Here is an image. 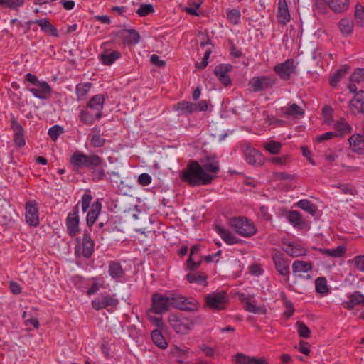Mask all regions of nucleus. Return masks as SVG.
<instances>
[{"instance_id": "f257e3e1", "label": "nucleus", "mask_w": 364, "mask_h": 364, "mask_svg": "<svg viewBox=\"0 0 364 364\" xmlns=\"http://www.w3.org/2000/svg\"><path fill=\"white\" fill-rule=\"evenodd\" d=\"M213 178L214 176L206 173L196 161H190L181 173V181L192 186L209 184Z\"/></svg>"}, {"instance_id": "f03ea898", "label": "nucleus", "mask_w": 364, "mask_h": 364, "mask_svg": "<svg viewBox=\"0 0 364 364\" xmlns=\"http://www.w3.org/2000/svg\"><path fill=\"white\" fill-rule=\"evenodd\" d=\"M105 100V98L102 95L93 96L87 102L86 108L80 112L79 115L80 121L90 126L95 123L96 119H101Z\"/></svg>"}, {"instance_id": "7ed1b4c3", "label": "nucleus", "mask_w": 364, "mask_h": 364, "mask_svg": "<svg viewBox=\"0 0 364 364\" xmlns=\"http://www.w3.org/2000/svg\"><path fill=\"white\" fill-rule=\"evenodd\" d=\"M103 160L96 154L87 155L80 151L75 152L70 157V163L74 167L94 168L102 165Z\"/></svg>"}, {"instance_id": "20e7f679", "label": "nucleus", "mask_w": 364, "mask_h": 364, "mask_svg": "<svg viewBox=\"0 0 364 364\" xmlns=\"http://www.w3.org/2000/svg\"><path fill=\"white\" fill-rule=\"evenodd\" d=\"M26 79L28 82L36 86L28 89L36 97L46 100L50 97L51 87L47 82L39 81L38 77L31 73L26 74Z\"/></svg>"}, {"instance_id": "39448f33", "label": "nucleus", "mask_w": 364, "mask_h": 364, "mask_svg": "<svg viewBox=\"0 0 364 364\" xmlns=\"http://www.w3.org/2000/svg\"><path fill=\"white\" fill-rule=\"evenodd\" d=\"M229 224L235 232L242 237H250L257 231L255 225L244 217L232 218Z\"/></svg>"}, {"instance_id": "423d86ee", "label": "nucleus", "mask_w": 364, "mask_h": 364, "mask_svg": "<svg viewBox=\"0 0 364 364\" xmlns=\"http://www.w3.org/2000/svg\"><path fill=\"white\" fill-rule=\"evenodd\" d=\"M168 323L176 333L181 334H186L195 324V321L191 318L173 314L168 316Z\"/></svg>"}, {"instance_id": "0eeeda50", "label": "nucleus", "mask_w": 364, "mask_h": 364, "mask_svg": "<svg viewBox=\"0 0 364 364\" xmlns=\"http://www.w3.org/2000/svg\"><path fill=\"white\" fill-rule=\"evenodd\" d=\"M205 301L210 309L220 311L226 308L228 296L225 291L213 292L205 296Z\"/></svg>"}, {"instance_id": "6e6552de", "label": "nucleus", "mask_w": 364, "mask_h": 364, "mask_svg": "<svg viewBox=\"0 0 364 364\" xmlns=\"http://www.w3.org/2000/svg\"><path fill=\"white\" fill-rule=\"evenodd\" d=\"M171 306L183 311H193L197 310L198 304L195 299L188 300L182 295L169 296Z\"/></svg>"}, {"instance_id": "1a4fd4ad", "label": "nucleus", "mask_w": 364, "mask_h": 364, "mask_svg": "<svg viewBox=\"0 0 364 364\" xmlns=\"http://www.w3.org/2000/svg\"><path fill=\"white\" fill-rule=\"evenodd\" d=\"M272 260L275 269L278 273L285 277L286 281L289 280V260L284 257V255L279 252H275L272 255Z\"/></svg>"}, {"instance_id": "9d476101", "label": "nucleus", "mask_w": 364, "mask_h": 364, "mask_svg": "<svg viewBox=\"0 0 364 364\" xmlns=\"http://www.w3.org/2000/svg\"><path fill=\"white\" fill-rule=\"evenodd\" d=\"M245 159L250 165L259 166L264 164V156L258 150L255 149L249 144H245L242 146Z\"/></svg>"}, {"instance_id": "9b49d317", "label": "nucleus", "mask_w": 364, "mask_h": 364, "mask_svg": "<svg viewBox=\"0 0 364 364\" xmlns=\"http://www.w3.org/2000/svg\"><path fill=\"white\" fill-rule=\"evenodd\" d=\"M78 204L69 213L66 218L67 232L70 237H75L80 232V218L78 214Z\"/></svg>"}, {"instance_id": "f8f14e48", "label": "nucleus", "mask_w": 364, "mask_h": 364, "mask_svg": "<svg viewBox=\"0 0 364 364\" xmlns=\"http://www.w3.org/2000/svg\"><path fill=\"white\" fill-rule=\"evenodd\" d=\"M77 242L78 243V245L76 247L77 251L81 252L85 257L89 258L93 253L95 246L94 241L91 239L90 232L87 230H85L82 242L80 243L79 238L77 239Z\"/></svg>"}, {"instance_id": "ddd939ff", "label": "nucleus", "mask_w": 364, "mask_h": 364, "mask_svg": "<svg viewBox=\"0 0 364 364\" xmlns=\"http://www.w3.org/2000/svg\"><path fill=\"white\" fill-rule=\"evenodd\" d=\"M171 306L169 296L155 293L152 296V309L156 314L168 311Z\"/></svg>"}, {"instance_id": "4468645a", "label": "nucleus", "mask_w": 364, "mask_h": 364, "mask_svg": "<svg viewBox=\"0 0 364 364\" xmlns=\"http://www.w3.org/2000/svg\"><path fill=\"white\" fill-rule=\"evenodd\" d=\"M276 83V80L269 76L253 77L249 84L254 92H259L272 87Z\"/></svg>"}, {"instance_id": "2eb2a0df", "label": "nucleus", "mask_w": 364, "mask_h": 364, "mask_svg": "<svg viewBox=\"0 0 364 364\" xmlns=\"http://www.w3.org/2000/svg\"><path fill=\"white\" fill-rule=\"evenodd\" d=\"M313 268L311 262L306 261L296 260L292 264V274L295 277L311 279L309 274H305L311 272Z\"/></svg>"}, {"instance_id": "dca6fc26", "label": "nucleus", "mask_w": 364, "mask_h": 364, "mask_svg": "<svg viewBox=\"0 0 364 364\" xmlns=\"http://www.w3.org/2000/svg\"><path fill=\"white\" fill-rule=\"evenodd\" d=\"M26 221L30 226L37 227L39 225L38 204L35 200L26 204Z\"/></svg>"}, {"instance_id": "f3484780", "label": "nucleus", "mask_w": 364, "mask_h": 364, "mask_svg": "<svg viewBox=\"0 0 364 364\" xmlns=\"http://www.w3.org/2000/svg\"><path fill=\"white\" fill-rule=\"evenodd\" d=\"M274 72L284 80H288L294 72V60L288 59L282 63L277 64L274 68Z\"/></svg>"}, {"instance_id": "a211bd4d", "label": "nucleus", "mask_w": 364, "mask_h": 364, "mask_svg": "<svg viewBox=\"0 0 364 364\" xmlns=\"http://www.w3.org/2000/svg\"><path fill=\"white\" fill-rule=\"evenodd\" d=\"M118 304L117 299L109 294L97 297L92 302V306L94 309L99 311L108 307L116 306Z\"/></svg>"}, {"instance_id": "6ab92c4d", "label": "nucleus", "mask_w": 364, "mask_h": 364, "mask_svg": "<svg viewBox=\"0 0 364 364\" xmlns=\"http://www.w3.org/2000/svg\"><path fill=\"white\" fill-rule=\"evenodd\" d=\"M232 69V66L230 64H220L215 68V75L225 87L231 85V80L228 74Z\"/></svg>"}, {"instance_id": "aec40b11", "label": "nucleus", "mask_w": 364, "mask_h": 364, "mask_svg": "<svg viewBox=\"0 0 364 364\" xmlns=\"http://www.w3.org/2000/svg\"><path fill=\"white\" fill-rule=\"evenodd\" d=\"M350 107L353 114L364 112V91L356 92L355 96L350 102Z\"/></svg>"}, {"instance_id": "412c9836", "label": "nucleus", "mask_w": 364, "mask_h": 364, "mask_svg": "<svg viewBox=\"0 0 364 364\" xmlns=\"http://www.w3.org/2000/svg\"><path fill=\"white\" fill-rule=\"evenodd\" d=\"M11 129L14 131V141L18 147L23 146L26 144L24 139V130L23 127L15 120L11 121Z\"/></svg>"}, {"instance_id": "4be33fe9", "label": "nucleus", "mask_w": 364, "mask_h": 364, "mask_svg": "<svg viewBox=\"0 0 364 364\" xmlns=\"http://www.w3.org/2000/svg\"><path fill=\"white\" fill-rule=\"evenodd\" d=\"M348 299V301L343 303V307L347 309L351 310L358 305L364 306V295L358 291L350 294Z\"/></svg>"}, {"instance_id": "5701e85b", "label": "nucleus", "mask_w": 364, "mask_h": 364, "mask_svg": "<svg viewBox=\"0 0 364 364\" xmlns=\"http://www.w3.org/2000/svg\"><path fill=\"white\" fill-rule=\"evenodd\" d=\"M328 6L336 14L346 12L350 7V0H326Z\"/></svg>"}, {"instance_id": "b1692460", "label": "nucleus", "mask_w": 364, "mask_h": 364, "mask_svg": "<svg viewBox=\"0 0 364 364\" xmlns=\"http://www.w3.org/2000/svg\"><path fill=\"white\" fill-rule=\"evenodd\" d=\"M215 230L225 243L228 245H234L239 242V240L232 233H231L228 230L225 229L221 225H215Z\"/></svg>"}, {"instance_id": "393cba45", "label": "nucleus", "mask_w": 364, "mask_h": 364, "mask_svg": "<svg viewBox=\"0 0 364 364\" xmlns=\"http://www.w3.org/2000/svg\"><path fill=\"white\" fill-rule=\"evenodd\" d=\"M277 17L278 18V21L282 24H286L289 21L290 14L286 0H279Z\"/></svg>"}, {"instance_id": "a878e982", "label": "nucleus", "mask_w": 364, "mask_h": 364, "mask_svg": "<svg viewBox=\"0 0 364 364\" xmlns=\"http://www.w3.org/2000/svg\"><path fill=\"white\" fill-rule=\"evenodd\" d=\"M352 150L359 154H364V136L353 134L349 139Z\"/></svg>"}, {"instance_id": "bb28decb", "label": "nucleus", "mask_w": 364, "mask_h": 364, "mask_svg": "<svg viewBox=\"0 0 364 364\" xmlns=\"http://www.w3.org/2000/svg\"><path fill=\"white\" fill-rule=\"evenodd\" d=\"M235 364H268L264 358H256L237 353L235 355Z\"/></svg>"}, {"instance_id": "cd10ccee", "label": "nucleus", "mask_w": 364, "mask_h": 364, "mask_svg": "<svg viewBox=\"0 0 364 364\" xmlns=\"http://www.w3.org/2000/svg\"><path fill=\"white\" fill-rule=\"evenodd\" d=\"M102 209V204L99 201H95L91 206V209L88 211L87 215V225L92 227L95 223Z\"/></svg>"}, {"instance_id": "c85d7f7f", "label": "nucleus", "mask_w": 364, "mask_h": 364, "mask_svg": "<svg viewBox=\"0 0 364 364\" xmlns=\"http://www.w3.org/2000/svg\"><path fill=\"white\" fill-rule=\"evenodd\" d=\"M90 145L95 148H100L105 145L106 139L100 136V129L95 127L91 129Z\"/></svg>"}, {"instance_id": "c756f323", "label": "nucleus", "mask_w": 364, "mask_h": 364, "mask_svg": "<svg viewBox=\"0 0 364 364\" xmlns=\"http://www.w3.org/2000/svg\"><path fill=\"white\" fill-rule=\"evenodd\" d=\"M283 250L290 257H296L306 255V250L301 246L294 243H289L283 247Z\"/></svg>"}, {"instance_id": "7c9ffc66", "label": "nucleus", "mask_w": 364, "mask_h": 364, "mask_svg": "<svg viewBox=\"0 0 364 364\" xmlns=\"http://www.w3.org/2000/svg\"><path fill=\"white\" fill-rule=\"evenodd\" d=\"M33 23L38 24L41 28V30L45 33H49L53 36H58L57 29L48 21V19H37L33 21Z\"/></svg>"}, {"instance_id": "2f4dec72", "label": "nucleus", "mask_w": 364, "mask_h": 364, "mask_svg": "<svg viewBox=\"0 0 364 364\" xmlns=\"http://www.w3.org/2000/svg\"><path fill=\"white\" fill-rule=\"evenodd\" d=\"M121 57V53L117 50H105L100 55V60L105 65H112L116 60Z\"/></svg>"}, {"instance_id": "473e14b6", "label": "nucleus", "mask_w": 364, "mask_h": 364, "mask_svg": "<svg viewBox=\"0 0 364 364\" xmlns=\"http://www.w3.org/2000/svg\"><path fill=\"white\" fill-rule=\"evenodd\" d=\"M287 218L288 221L296 228H301L305 221L303 220L301 214L296 210H291L288 213Z\"/></svg>"}, {"instance_id": "72a5a7b5", "label": "nucleus", "mask_w": 364, "mask_h": 364, "mask_svg": "<svg viewBox=\"0 0 364 364\" xmlns=\"http://www.w3.org/2000/svg\"><path fill=\"white\" fill-rule=\"evenodd\" d=\"M108 272L109 275L115 279H121L124 276V271L121 264L115 261L109 262Z\"/></svg>"}, {"instance_id": "f704fd0d", "label": "nucleus", "mask_w": 364, "mask_h": 364, "mask_svg": "<svg viewBox=\"0 0 364 364\" xmlns=\"http://www.w3.org/2000/svg\"><path fill=\"white\" fill-rule=\"evenodd\" d=\"M173 109L180 111L181 114H191L196 112V103L181 101L175 105Z\"/></svg>"}, {"instance_id": "c9c22d12", "label": "nucleus", "mask_w": 364, "mask_h": 364, "mask_svg": "<svg viewBox=\"0 0 364 364\" xmlns=\"http://www.w3.org/2000/svg\"><path fill=\"white\" fill-rule=\"evenodd\" d=\"M318 251L328 257L336 258L343 256L346 249L344 245H339L333 249H319Z\"/></svg>"}, {"instance_id": "e433bc0d", "label": "nucleus", "mask_w": 364, "mask_h": 364, "mask_svg": "<svg viewBox=\"0 0 364 364\" xmlns=\"http://www.w3.org/2000/svg\"><path fill=\"white\" fill-rule=\"evenodd\" d=\"M189 283H196L198 284H206L207 276L200 272H190L186 276Z\"/></svg>"}, {"instance_id": "4c0bfd02", "label": "nucleus", "mask_w": 364, "mask_h": 364, "mask_svg": "<svg viewBox=\"0 0 364 364\" xmlns=\"http://www.w3.org/2000/svg\"><path fill=\"white\" fill-rule=\"evenodd\" d=\"M296 206L312 215H314L318 210L317 206L306 199L299 200Z\"/></svg>"}, {"instance_id": "58836bf2", "label": "nucleus", "mask_w": 364, "mask_h": 364, "mask_svg": "<svg viewBox=\"0 0 364 364\" xmlns=\"http://www.w3.org/2000/svg\"><path fill=\"white\" fill-rule=\"evenodd\" d=\"M349 67L348 65H343L341 69L337 70L330 79V85L332 87H336L338 82L343 78L348 72Z\"/></svg>"}, {"instance_id": "ea45409f", "label": "nucleus", "mask_w": 364, "mask_h": 364, "mask_svg": "<svg viewBox=\"0 0 364 364\" xmlns=\"http://www.w3.org/2000/svg\"><path fill=\"white\" fill-rule=\"evenodd\" d=\"M151 338L153 342L160 348L165 349L167 347V342L163 336L161 332L159 330H154L151 332Z\"/></svg>"}, {"instance_id": "a19ab883", "label": "nucleus", "mask_w": 364, "mask_h": 364, "mask_svg": "<svg viewBox=\"0 0 364 364\" xmlns=\"http://www.w3.org/2000/svg\"><path fill=\"white\" fill-rule=\"evenodd\" d=\"M353 21L347 18H342L338 23L340 31L344 35H350L353 31Z\"/></svg>"}, {"instance_id": "79ce46f5", "label": "nucleus", "mask_w": 364, "mask_h": 364, "mask_svg": "<svg viewBox=\"0 0 364 364\" xmlns=\"http://www.w3.org/2000/svg\"><path fill=\"white\" fill-rule=\"evenodd\" d=\"M333 127L341 136L350 133L352 130L350 125L343 119L336 122Z\"/></svg>"}, {"instance_id": "37998d69", "label": "nucleus", "mask_w": 364, "mask_h": 364, "mask_svg": "<svg viewBox=\"0 0 364 364\" xmlns=\"http://www.w3.org/2000/svg\"><path fill=\"white\" fill-rule=\"evenodd\" d=\"M282 147V143L274 140H271L264 144V148L265 149V150H267L268 152L273 155L279 154Z\"/></svg>"}, {"instance_id": "c03bdc74", "label": "nucleus", "mask_w": 364, "mask_h": 364, "mask_svg": "<svg viewBox=\"0 0 364 364\" xmlns=\"http://www.w3.org/2000/svg\"><path fill=\"white\" fill-rule=\"evenodd\" d=\"M282 111L284 114L289 116H303L304 113V110L295 103L291 104L287 109L282 108Z\"/></svg>"}, {"instance_id": "a18cd8bd", "label": "nucleus", "mask_w": 364, "mask_h": 364, "mask_svg": "<svg viewBox=\"0 0 364 364\" xmlns=\"http://www.w3.org/2000/svg\"><path fill=\"white\" fill-rule=\"evenodd\" d=\"M92 87V83L86 82L83 84H78L76 86V93L77 95V100H81L85 98L87 95L88 91L90 90Z\"/></svg>"}, {"instance_id": "49530a36", "label": "nucleus", "mask_w": 364, "mask_h": 364, "mask_svg": "<svg viewBox=\"0 0 364 364\" xmlns=\"http://www.w3.org/2000/svg\"><path fill=\"white\" fill-rule=\"evenodd\" d=\"M354 16L357 25L364 27V7L360 4L355 6Z\"/></svg>"}, {"instance_id": "de8ad7c7", "label": "nucleus", "mask_w": 364, "mask_h": 364, "mask_svg": "<svg viewBox=\"0 0 364 364\" xmlns=\"http://www.w3.org/2000/svg\"><path fill=\"white\" fill-rule=\"evenodd\" d=\"M296 326L297 328V331L299 337L304 338H309L310 337L311 330L303 321H297L296 323Z\"/></svg>"}, {"instance_id": "09e8293b", "label": "nucleus", "mask_w": 364, "mask_h": 364, "mask_svg": "<svg viewBox=\"0 0 364 364\" xmlns=\"http://www.w3.org/2000/svg\"><path fill=\"white\" fill-rule=\"evenodd\" d=\"M124 32L128 33V36L125 37L127 43L136 44L139 42L140 36L136 30L125 29Z\"/></svg>"}, {"instance_id": "8fccbe9b", "label": "nucleus", "mask_w": 364, "mask_h": 364, "mask_svg": "<svg viewBox=\"0 0 364 364\" xmlns=\"http://www.w3.org/2000/svg\"><path fill=\"white\" fill-rule=\"evenodd\" d=\"M24 0H0V6L9 8L10 9H18L23 6Z\"/></svg>"}, {"instance_id": "3c124183", "label": "nucleus", "mask_w": 364, "mask_h": 364, "mask_svg": "<svg viewBox=\"0 0 364 364\" xmlns=\"http://www.w3.org/2000/svg\"><path fill=\"white\" fill-rule=\"evenodd\" d=\"M316 290L317 292L321 294H327L328 292V288L327 286V281L325 277H318L316 279Z\"/></svg>"}, {"instance_id": "603ef678", "label": "nucleus", "mask_w": 364, "mask_h": 364, "mask_svg": "<svg viewBox=\"0 0 364 364\" xmlns=\"http://www.w3.org/2000/svg\"><path fill=\"white\" fill-rule=\"evenodd\" d=\"M244 308L246 311L254 314H265V309L260 306H256L249 300L244 302Z\"/></svg>"}, {"instance_id": "864d4df0", "label": "nucleus", "mask_w": 364, "mask_h": 364, "mask_svg": "<svg viewBox=\"0 0 364 364\" xmlns=\"http://www.w3.org/2000/svg\"><path fill=\"white\" fill-rule=\"evenodd\" d=\"M351 82L359 83L364 82V68H358L355 70L350 75V77Z\"/></svg>"}, {"instance_id": "5fc2aeb1", "label": "nucleus", "mask_w": 364, "mask_h": 364, "mask_svg": "<svg viewBox=\"0 0 364 364\" xmlns=\"http://www.w3.org/2000/svg\"><path fill=\"white\" fill-rule=\"evenodd\" d=\"M348 263L354 264L355 267L364 272V255H358L348 261Z\"/></svg>"}, {"instance_id": "6e6d98bb", "label": "nucleus", "mask_w": 364, "mask_h": 364, "mask_svg": "<svg viewBox=\"0 0 364 364\" xmlns=\"http://www.w3.org/2000/svg\"><path fill=\"white\" fill-rule=\"evenodd\" d=\"M154 11V6L151 4H141L137 9L136 14L140 16H145Z\"/></svg>"}, {"instance_id": "4d7b16f0", "label": "nucleus", "mask_w": 364, "mask_h": 364, "mask_svg": "<svg viewBox=\"0 0 364 364\" xmlns=\"http://www.w3.org/2000/svg\"><path fill=\"white\" fill-rule=\"evenodd\" d=\"M62 133H63V128L59 125H55L48 130V135L53 141H55Z\"/></svg>"}, {"instance_id": "13d9d810", "label": "nucleus", "mask_w": 364, "mask_h": 364, "mask_svg": "<svg viewBox=\"0 0 364 364\" xmlns=\"http://www.w3.org/2000/svg\"><path fill=\"white\" fill-rule=\"evenodd\" d=\"M202 167L205 172L208 171L215 173L219 171L218 162L217 161L213 162H207L204 164Z\"/></svg>"}, {"instance_id": "bf43d9fd", "label": "nucleus", "mask_w": 364, "mask_h": 364, "mask_svg": "<svg viewBox=\"0 0 364 364\" xmlns=\"http://www.w3.org/2000/svg\"><path fill=\"white\" fill-rule=\"evenodd\" d=\"M212 53V50H211V48H208L205 50V52L204 53V56L203 58V60H202V62L201 63H197L196 64V66L200 69V70H203L204 69L208 64V58L210 57V55Z\"/></svg>"}, {"instance_id": "052dcab7", "label": "nucleus", "mask_w": 364, "mask_h": 364, "mask_svg": "<svg viewBox=\"0 0 364 364\" xmlns=\"http://www.w3.org/2000/svg\"><path fill=\"white\" fill-rule=\"evenodd\" d=\"M228 18L234 24H237L240 18V12L237 9H232L228 13Z\"/></svg>"}, {"instance_id": "680f3d73", "label": "nucleus", "mask_w": 364, "mask_h": 364, "mask_svg": "<svg viewBox=\"0 0 364 364\" xmlns=\"http://www.w3.org/2000/svg\"><path fill=\"white\" fill-rule=\"evenodd\" d=\"M337 187L345 194L355 195L357 193V190L350 184H339Z\"/></svg>"}, {"instance_id": "e2e57ef3", "label": "nucleus", "mask_w": 364, "mask_h": 364, "mask_svg": "<svg viewBox=\"0 0 364 364\" xmlns=\"http://www.w3.org/2000/svg\"><path fill=\"white\" fill-rule=\"evenodd\" d=\"M328 3L326 0H314V9H316L321 13L326 11Z\"/></svg>"}, {"instance_id": "0e129e2a", "label": "nucleus", "mask_w": 364, "mask_h": 364, "mask_svg": "<svg viewBox=\"0 0 364 364\" xmlns=\"http://www.w3.org/2000/svg\"><path fill=\"white\" fill-rule=\"evenodd\" d=\"M272 176L276 180H293L295 178V175H290L286 172H274Z\"/></svg>"}, {"instance_id": "69168bd1", "label": "nucleus", "mask_w": 364, "mask_h": 364, "mask_svg": "<svg viewBox=\"0 0 364 364\" xmlns=\"http://www.w3.org/2000/svg\"><path fill=\"white\" fill-rule=\"evenodd\" d=\"M92 200V197L90 194L85 193L82 197V209L83 212H86L90 206V203Z\"/></svg>"}, {"instance_id": "338daca9", "label": "nucleus", "mask_w": 364, "mask_h": 364, "mask_svg": "<svg viewBox=\"0 0 364 364\" xmlns=\"http://www.w3.org/2000/svg\"><path fill=\"white\" fill-rule=\"evenodd\" d=\"M198 348L205 354L206 356L213 357L215 355V350L212 347L208 346L204 343L200 344Z\"/></svg>"}, {"instance_id": "774afa93", "label": "nucleus", "mask_w": 364, "mask_h": 364, "mask_svg": "<svg viewBox=\"0 0 364 364\" xmlns=\"http://www.w3.org/2000/svg\"><path fill=\"white\" fill-rule=\"evenodd\" d=\"M138 182L142 186H147L151 182V177L148 173H142L139 176Z\"/></svg>"}]
</instances>
